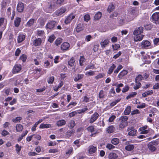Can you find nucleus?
Instances as JSON below:
<instances>
[{
    "label": "nucleus",
    "instance_id": "dca6fc26",
    "mask_svg": "<svg viewBox=\"0 0 159 159\" xmlns=\"http://www.w3.org/2000/svg\"><path fill=\"white\" fill-rule=\"evenodd\" d=\"M143 28L139 27L135 30L134 31L133 34L134 35L141 34L143 32Z\"/></svg>",
    "mask_w": 159,
    "mask_h": 159
},
{
    "label": "nucleus",
    "instance_id": "c85d7f7f",
    "mask_svg": "<svg viewBox=\"0 0 159 159\" xmlns=\"http://www.w3.org/2000/svg\"><path fill=\"white\" fill-rule=\"evenodd\" d=\"M84 76V75L83 74H77V76L75 77L74 80L75 81L77 82L79 80L83 78Z\"/></svg>",
    "mask_w": 159,
    "mask_h": 159
},
{
    "label": "nucleus",
    "instance_id": "ea45409f",
    "mask_svg": "<svg viewBox=\"0 0 159 159\" xmlns=\"http://www.w3.org/2000/svg\"><path fill=\"white\" fill-rule=\"evenodd\" d=\"M62 42V39L61 38L57 39L55 41V43L57 46H58Z\"/></svg>",
    "mask_w": 159,
    "mask_h": 159
},
{
    "label": "nucleus",
    "instance_id": "49530a36",
    "mask_svg": "<svg viewBox=\"0 0 159 159\" xmlns=\"http://www.w3.org/2000/svg\"><path fill=\"white\" fill-rule=\"evenodd\" d=\"M85 61V59L83 57L80 56V59L79 60V63L81 66H83V63Z\"/></svg>",
    "mask_w": 159,
    "mask_h": 159
},
{
    "label": "nucleus",
    "instance_id": "7ed1b4c3",
    "mask_svg": "<svg viewBox=\"0 0 159 159\" xmlns=\"http://www.w3.org/2000/svg\"><path fill=\"white\" fill-rule=\"evenodd\" d=\"M148 148L151 152H154L157 149L156 142L153 141L149 143L148 144Z\"/></svg>",
    "mask_w": 159,
    "mask_h": 159
},
{
    "label": "nucleus",
    "instance_id": "8fccbe9b",
    "mask_svg": "<svg viewBox=\"0 0 159 159\" xmlns=\"http://www.w3.org/2000/svg\"><path fill=\"white\" fill-rule=\"evenodd\" d=\"M27 133H28V131L26 130L25 131V133H24L23 134H22V135H21V136L19 137V139H18V141H20L21 140H22V139H23V137H24V136H25L27 134Z\"/></svg>",
    "mask_w": 159,
    "mask_h": 159
},
{
    "label": "nucleus",
    "instance_id": "5fc2aeb1",
    "mask_svg": "<svg viewBox=\"0 0 159 159\" xmlns=\"http://www.w3.org/2000/svg\"><path fill=\"white\" fill-rule=\"evenodd\" d=\"M90 19V17L89 15L88 14H86L84 16V20L85 21L87 22Z\"/></svg>",
    "mask_w": 159,
    "mask_h": 159
},
{
    "label": "nucleus",
    "instance_id": "f257e3e1",
    "mask_svg": "<svg viewBox=\"0 0 159 159\" xmlns=\"http://www.w3.org/2000/svg\"><path fill=\"white\" fill-rule=\"evenodd\" d=\"M127 116H121L119 118V127L121 129H124L128 125Z\"/></svg>",
    "mask_w": 159,
    "mask_h": 159
},
{
    "label": "nucleus",
    "instance_id": "7c9ffc66",
    "mask_svg": "<svg viewBox=\"0 0 159 159\" xmlns=\"http://www.w3.org/2000/svg\"><path fill=\"white\" fill-rule=\"evenodd\" d=\"M66 123V121L64 120H60L57 121V125L58 126H61L65 125Z\"/></svg>",
    "mask_w": 159,
    "mask_h": 159
},
{
    "label": "nucleus",
    "instance_id": "13d9d810",
    "mask_svg": "<svg viewBox=\"0 0 159 159\" xmlns=\"http://www.w3.org/2000/svg\"><path fill=\"white\" fill-rule=\"evenodd\" d=\"M104 96V91L102 90L100 91L99 93V97L100 98H103Z\"/></svg>",
    "mask_w": 159,
    "mask_h": 159
},
{
    "label": "nucleus",
    "instance_id": "4c0bfd02",
    "mask_svg": "<svg viewBox=\"0 0 159 159\" xmlns=\"http://www.w3.org/2000/svg\"><path fill=\"white\" fill-rule=\"evenodd\" d=\"M131 107L130 106L127 107L124 111V113L125 115H129L131 112Z\"/></svg>",
    "mask_w": 159,
    "mask_h": 159
},
{
    "label": "nucleus",
    "instance_id": "6ab92c4d",
    "mask_svg": "<svg viewBox=\"0 0 159 159\" xmlns=\"http://www.w3.org/2000/svg\"><path fill=\"white\" fill-rule=\"evenodd\" d=\"M127 73V71L126 70H123L120 72L118 76V77L119 80L121 79Z\"/></svg>",
    "mask_w": 159,
    "mask_h": 159
},
{
    "label": "nucleus",
    "instance_id": "a211bd4d",
    "mask_svg": "<svg viewBox=\"0 0 159 159\" xmlns=\"http://www.w3.org/2000/svg\"><path fill=\"white\" fill-rule=\"evenodd\" d=\"M21 21V18L20 17H17L14 20V25L16 27H18Z\"/></svg>",
    "mask_w": 159,
    "mask_h": 159
},
{
    "label": "nucleus",
    "instance_id": "b1692460",
    "mask_svg": "<svg viewBox=\"0 0 159 159\" xmlns=\"http://www.w3.org/2000/svg\"><path fill=\"white\" fill-rule=\"evenodd\" d=\"M25 36L23 34H20L19 35L17 38V41L18 43L22 42L25 39Z\"/></svg>",
    "mask_w": 159,
    "mask_h": 159
},
{
    "label": "nucleus",
    "instance_id": "aec40b11",
    "mask_svg": "<svg viewBox=\"0 0 159 159\" xmlns=\"http://www.w3.org/2000/svg\"><path fill=\"white\" fill-rule=\"evenodd\" d=\"M109 43V40L108 39H106L103 41L101 42L100 44L102 47L104 48L106 47Z\"/></svg>",
    "mask_w": 159,
    "mask_h": 159
},
{
    "label": "nucleus",
    "instance_id": "f704fd0d",
    "mask_svg": "<svg viewBox=\"0 0 159 159\" xmlns=\"http://www.w3.org/2000/svg\"><path fill=\"white\" fill-rule=\"evenodd\" d=\"M16 127L17 132L20 131H22L23 129V126L20 124H17Z\"/></svg>",
    "mask_w": 159,
    "mask_h": 159
},
{
    "label": "nucleus",
    "instance_id": "f03ea898",
    "mask_svg": "<svg viewBox=\"0 0 159 159\" xmlns=\"http://www.w3.org/2000/svg\"><path fill=\"white\" fill-rule=\"evenodd\" d=\"M143 80V76L141 75H139L136 77L135 79V84L134 87L135 89H138L140 87L141 85L140 81Z\"/></svg>",
    "mask_w": 159,
    "mask_h": 159
},
{
    "label": "nucleus",
    "instance_id": "393cba45",
    "mask_svg": "<svg viewBox=\"0 0 159 159\" xmlns=\"http://www.w3.org/2000/svg\"><path fill=\"white\" fill-rule=\"evenodd\" d=\"M116 66L114 64H113L111 66L110 68L109 69L107 72L108 74H111L113 72L114 70L116 68Z\"/></svg>",
    "mask_w": 159,
    "mask_h": 159
},
{
    "label": "nucleus",
    "instance_id": "bb28decb",
    "mask_svg": "<svg viewBox=\"0 0 159 159\" xmlns=\"http://www.w3.org/2000/svg\"><path fill=\"white\" fill-rule=\"evenodd\" d=\"M75 61V59L73 57H72L68 61V64L70 66H74Z\"/></svg>",
    "mask_w": 159,
    "mask_h": 159
},
{
    "label": "nucleus",
    "instance_id": "58836bf2",
    "mask_svg": "<svg viewBox=\"0 0 159 159\" xmlns=\"http://www.w3.org/2000/svg\"><path fill=\"white\" fill-rule=\"evenodd\" d=\"M83 29V28L81 24L78 25L76 29V31L78 32L82 30Z\"/></svg>",
    "mask_w": 159,
    "mask_h": 159
},
{
    "label": "nucleus",
    "instance_id": "2eb2a0df",
    "mask_svg": "<svg viewBox=\"0 0 159 159\" xmlns=\"http://www.w3.org/2000/svg\"><path fill=\"white\" fill-rule=\"evenodd\" d=\"M21 70V65L20 64H16L14 67L13 70L14 73H18Z\"/></svg>",
    "mask_w": 159,
    "mask_h": 159
},
{
    "label": "nucleus",
    "instance_id": "f3484780",
    "mask_svg": "<svg viewBox=\"0 0 159 159\" xmlns=\"http://www.w3.org/2000/svg\"><path fill=\"white\" fill-rule=\"evenodd\" d=\"M42 43V40L40 38H38L33 41V45L35 46L40 45Z\"/></svg>",
    "mask_w": 159,
    "mask_h": 159
},
{
    "label": "nucleus",
    "instance_id": "37998d69",
    "mask_svg": "<svg viewBox=\"0 0 159 159\" xmlns=\"http://www.w3.org/2000/svg\"><path fill=\"white\" fill-rule=\"evenodd\" d=\"M137 94L136 92H133L129 94L126 98L127 99H128L130 98L134 97Z\"/></svg>",
    "mask_w": 159,
    "mask_h": 159
},
{
    "label": "nucleus",
    "instance_id": "c9c22d12",
    "mask_svg": "<svg viewBox=\"0 0 159 159\" xmlns=\"http://www.w3.org/2000/svg\"><path fill=\"white\" fill-rule=\"evenodd\" d=\"M75 125V122L74 120H71L69 121L68 126L70 128L72 129Z\"/></svg>",
    "mask_w": 159,
    "mask_h": 159
},
{
    "label": "nucleus",
    "instance_id": "9d476101",
    "mask_svg": "<svg viewBox=\"0 0 159 159\" xmlns=\"http://www.w3.org/2000/svg\"><path fill=\"white\" fill-rule=\"evenodd\" d=\"M66 10V8L65 7H62L60 9L56 11L55 12L54 14L57 16H60L64 13Z\"/></svg>",
    "mask_w": 159,
    "mask_h": 159
},
{
    "label": "nucleus",
    "instance_id": "ddd939ff",
    "mask_svg": "<svg viewBox=\"0 0 159 159\" xmlns=\"http://www.w3.org/2000/svg\"><path fill=\"white\" fill-rule=\"evenodd\" d=\"M134 39L135 42L140 41L142 40L144 37V35L143 34H138L134 35Z\"/></svg>",
    "mask_w": 159,
    "mask_h": 159
},
{
    "label": "nucleus",
    "instance_id": "412c9836",
    "mask_svg": "<svg viewBox=\"0 0 159 159\" xmlns=\"http://www.w3.org/2000/svg\"><path fill=\"white\" fill-rule=\"evenodd\" d=\"M153 20L157 21L159 20V12H155L153 14L152 16Z\"/></svg>",
    "mask_w": 159,
    "mask_h": 159
},
{
    "label": "nucleus",
    "instance_id": "de8ad7c7",
    "mask_svg": "<svg viewBox=\"0 0 159 159\" xmlns=\"http://www.w3.org/2000/svg\"><path fill=\"white\" fill-rule=\"evenodd\" d=\"M16 150L17 154H19L21 150V147L19 146L18 144H16Z\"/></svg>",
    "mask_w": 159,
    "mask_h": 159
},
{
    "label": "nucleus",
    "instance_id": "bf43d9fd",
    "mask_svg": "<svg viewBox=\"0 0 159 159\" xmlns=\"http://www.w3.org/2000/svg\"><path fill=\"white\" fill-rule=\"evenodd\" d=\"M22 119V118L21 117L19 116L15 118H14L12 120V121L14 122H17L20 121Z\"/></svg>",
    "mask_w": 159,
    "mask_h": 159
},
{
    "label": "nucleus",
    "instance_id": "a878e982",
    "mask_svg": "<svg viewBox=\"0 0 159 159\" xmlns=\"http://www.w3.org/2000/svg\"><path fill=\"white\" fill-rule=\"evenodd\" d=\"M114 126L113 125H110L107 128V131L108 133H111L114 132Z\"/></svg>",
    "mask_w": 159,
    "mask_h": 159
},
{
    "label": "nucleus",
    "instance_id": "423d86ee",
    "mask_svg": "<svg viewBox=\"0 0 159 159\" xmlns=\"http://www.w3.org/2000/svg\"><path fill=\"white\" fill-rule=\"evenodd\" d=\"M70 46V45L69 43L65 42L61 44V50L65 52L69 49Z\"/></svg>",
    "mask_w": 159,
    "mask_h": 159
},
{
    "label": "nucleus",
    "instance_id": "39448f33",
    "mask_svg": "<svg viewBox=\"0 0 159 159\" xmlns=\"http://www.w3.org/2000/svg\"><path fill=\"white\" fill-rule=\"evenodd\" d=\"M99 115L97 112H95L91 116L89 122L90 123H93L98 118Z\"/></svg>",
    "mask_w": 159,
    "mask_h": 159
},
{
    "label": "nucleus",
    "instance_id": "6e6d98bb",
    "mask_svg": "<svg viewBox=\"0 0 159 159\" xmlns=\"http://www.w3.org/2000/svg\"><path fill=\"white\" fill-rule=\"evenodd\" d=\"M87 130L91 132L92 133L94 131V128L93 126H90L87 128Z\"/></svg>",
    "mask_w": 159,
    "mask_h": 159
},
{
    "label": "nucleus",
    "instance_id": "4be33fe9",
    "mask_svg": "<svg viewBox=\"0 0 159 159\" xmlns=\"http://www.w3.org/2000/svg\"><path fill=\"white\" fill-rule=\"evenodd\" d=\"M117 157V155L116 153L113 152L110 153L108 155V158L109 159H116Z\"/></svg>",
    "mask_w": 159,
    "mask_h": 159
},
{
    "label": "nucleus",
    "instance_id": "09e8293b",
    "mask_svg": "<svg viewBox=\"0 0 159 159\" xmlns=\"http://www.w3.org/2000/svg\"><path fill=\"white\" fill-rule=\"evenodd\" d=\"M85 75L88 76H93L94 75V71L91 70L85 73Z\"/></svg>",
    "mask_w": 159,
    "mask_h": 159
},
{
    "label": "nucleus",
    "instance_id": "79ce46f5",
    "mask_svg": "<svg viewBox=\"0 0 159 159\" xmlns=\"http://www.w3.org/2000/svg\"><path fill=\"white\" fill-rule=\"evenodd\" d=\"M73 151V148L71 147H70L66 152V154L70 155Z\"/></svg>",
    "mask_w": 159,
    "mask_h": 159
},
{
    "label": "nucleus",
    "instance_id": "4468645a",
    "mask_svg": "<svg viewBox=\"0 0 159 159\" xmlns=\"http://www.w3.org/2000/svg\"><path fill=\"white\" fill-rule=\"evenodd\" d=\"M148 126L145 125L143 127H140L139 130L141 131V134H147L149 132L148 129H147Z\"/></svg>",
    "mask_w": 159,
    "mask_h": 159
},
{
    "label": "nucleus",
    "instance_id": "864d4df0",
    "mask_svg": "<svg viewBox=\"0 0 159 159\" xmlns=\"http://www.w3.org/2000/svg\"><path fill=\"white\" fill-rule=\"evenodd\" d=\"M27 59V56L24 54L22 55L20 57V59L22 60L23 62H25Z\"/></svg>",
    "mask_w": 159,
    "mask_h": 159
},
{
    "label": "nucleus",
    "instance_id": "a18cd8bd",
    "mask_svg": "<svg viewBox=\"0 0 159 159\" xmlns=\"http://www.w3.org/2000/svg\"><path fill=\"white\" fill-rule=\"evenodd\" d=\"M94 68V66L93 64H91L90 65H89L87 66L85 68V70H87L89 69H93Z\"/></svg>",
    "mask_w": 159,
    "mask_h": 159
},
{
    "label": "nucleus",
    "instance_id": "603ef678",
    "mask_svg": "<svg viewBox=\"0 0 159 159\" xmlns=\"http://www.w3.org/2000/svg\"><path fill=\"white\" fill-rule=\"evenodd\" d=\"M106 148L108 149L109 150H111L115 148V146L110 143L107 144L106 146Z\"/></svg>",
    "mask_w": 159,
    "mask_h": 159
},
{
    "label": "nucleus",
    "instance_id": "c756f323",
    "mask_svg": "<svg viewBox=\"0 0 159 159\" xmlns=\"http://www.w3.org/2000/svg\"><path fill=\"white\" fill-rule=\"evenodd\" d=\"M51 127V125L50 124H42L40 125L39 128L40 129L48 128Z\"/></svg>",
    "mask_w": 159,
    "mask_h": 159
},
{
    "label": "nucleus",
    "instance_id": "69168bd1",
    "mask_svg": "<svg viewBox=\"0 0 159 159\" xmlns=\"http://www.w3.org/2000/svg\"><path fill=\"white\" fill-rule=\"evenodd\" d=\"M75 130H72L70 131H68L66 133V135L69 136V137L71 136V135L74 133L75 132Z\"/></svg>",
    "mask_w": 159,
    "mask_h": 159
},
{
    "label": "nucleus",
    "instance_id": "680f3d73",
    "mask_svg": "<svg viewBox=\"0 0 159 159\" xmlns=\"http://www.w3.org/2000/svg\"><path fill=\"white\" fill-rule=\"evenodd\" d=\"M54 78L53 76H51L50 77L48 80V82L49 84H52L54 81Z\"/></svg>",
    "mask_w": 159,
    "mask_h": 159
},
{
    "label": "nucleus",
    "instance_id": "774afa93",
    "mask_svg": "<svg viewBox=\"0 0 159 159\" xmlns=\"http://www.w3.org/2000/svg\"><path fill=\"white\" fill-rule=\"evenodd\" d=\"M92 37L91 35H89L85 37V40L89 42L90 41Z\"/></svg>",
    "mask_w": 159,
    "mask_h": 159
},
{
    "label": "nucleus",
    "instance_id": "1a4fd4ad",
    "mask_svg": "<svg viewBox=\"0 0 159 159\" xmlns=\"http://www.w3.org/2000/svg\"><path fill=\"white\" fill-rule=\"evenodd\" d=\"M56 25V22L54 21L48 22L46 25V28L47 29L51 30L53 29Z\"/></svg>",
    "mask_w": 159,
    "mask_h": 159
},
{
    "label": "nucleus",
    "instance_id": "2f4dec72",
    "mask_svg": "<svg viewBox=\"0 0 159 159\" xmlns=\"http://www.w3.org/2000/svg\"><path fill=\"white\" fill-rule=\"evenodd\" d=\"M126 20L127 21H129L134 20L135 18V16L132 13H130V15L127 17Z\"/></svg>",
    "mask_w": 159,
    "mask_h": 159
},
{
    "label": "nucleus",
    "instance_id": "9b49d317",
    "mask_svg": "<svg viewBox=\"0 0 159 159\" xmlns=\"http://www.w3.org/2000/svg\"><path fill=\"white\" fill-rule=\"evenodd\" d=\"M75 15L73 14H70L66 18L65 22L66 24H67L70 23L71 21L75 18Z\"/></svg>",
    "mask_w": 159,
    "mask_h": 159
},
{
    "label": "nucleus",
    "instance_id": "0eeeda50",
    "mask_svg": "<svg viewBox=\"0 0 159 159\" xmlns=\"http://www.w3.org/2000/svg\"><path fill=\"white\" fill-rule=\"evenodd\" d=\"M127 131L128 132V134L129 136H135L137 133V131L136 130L134 129L133 128L130 127L128 128Z\"/></svg>",
    "mask_w": 159,
    "mask_h": 159
},
{
    "label": "nucleus",
    "instance_id": "20e7f679",
    "mask_svg": "<svg viewBox=\"0 0 159 159\" xmlns=\"http://www.w3.org/2000/svg\"><path fill=\"white\" fill-rule=\"evenodd\" d=\"M150 42L147 40H143L140 44V47L143 48H148L151 45Z\"/></svg>",
    "mask_w": 159,
    "mask_h": 159
},
{
    "label": "nucleus",
    "instance_id": "e433bc0d",
    "mask_svg": "<svg viewBox=\"0 0 159 159\" xmlns=\"http://www.w3.org/2000/svg\"><path fill=\"white\" fill-rule=\"evenodd\" d=\"M111 142L114 145H117L119 143V141L117 138H113L111 140Z\"/></svg>",
    "mask_w": 159,
    "mask_h": 159
},
{
    "label": "nucleus",
    "instance_id": "4d7b16f0",
    "mask_svg": "<svg viewBox=\"0 0 159 159\" xmlns=\"http://www.w3.org/2000/svg\"><path fill=\"white\" fill-rule=\"evenodd\" d=\"M112 47L114 50H117L120 48V45L118 44H115L112 45Z\"/></svg>",
    "mask_w": 159,
    "mask_h": 159
},
{
    "label": "nucleus",
    "instance_id": "a19ab883",
    "mask_svg": "<svg viewBox=\"0 0 159 159\" xmlns=\"http://www.w3.org/2000/svg\"><path fill=\"white\" fill-rule=\"evenodd\" d=\"M76 104L77 103L76 102H71L67 106V107L69 109H70L73 107L75 106Z\"/></svg>",
    "mask_w": 159,
    "mask_h": 159
},
{
    "label": "nucleus",
    "instance_id": "338daca9",
    "mask_svg": "<svg viewBox=\"0 0 159 159\" xmlns=\"http://www.w3.org/2000/svg\"><path fill=\"white\" fill-rule=\"evenodd\" d=\"M99 47V45H95L94 46L93 48V50L94 52H95L98 51Z\"/></svg>",
    "mask_w": 159,
    "mask_h": 159
},
{
    "label": "nucleus",
    "instance_id": "052dcab7",
    "mask_svg": "<svg viewBox=\"0 0 159 159\" xmlns=\"http://www.w3.org/2000/svg\"><path fill=\"white\" fill-rule=\"evenodd\" d=\"M77 114V113L76 111H72L69 114V116L70 117H72Z\"/></svg>",
    "mask_w": 159,
    "mask_h": 159
},
{
    "label": "nucleus",
    "instance_id": "e2e57ef3",
    "mask_svg": "<svg viewBox=\"0 0 159 159\" xmlns=\"http://www.w3.org/2000/svg\"><path fill=\"white\" fill-rule=\"evenodd\" d=\"M37 34L39 36H42L44 34L43 31L42 30L37 31Z\"/></svg>",
    "mask_w": 159,
    "mask_h": 159
},
{
    "label": "nucleus",
    "instance_id": "0e129e2a",
    "mask_svg": "<svg viewBox=\"0 0 159 159\" xmlns=\"http://www.w3.org/2000/svg\"><path fill=\"white\" fill-rule=\"evenodd\" d=\"M116 118V116H115L112 115L109 118L108 121L109 122H112Z\"/></svg>",
    "mask_w": 159,
    "mask_h": 159
},
{
    "label": "nucleus",
    "instance_id": "cd10ccee",
    "mask_svg": "<svg viewBox=\"0 0 159 159\" xmlns=\"http://www.w3.org/2000/svg\"><path fill=\"white\" fill-rule=\"evenodd\" d=\"M115 8V6L113 5L112 3L110 4L108 7L107 8V11L110 13L111 12L113 11Z\"/></svg>",
    "mask_w": 159,
    "mask_h": 159
},
{
    "label": "nucleus",
    "instance_id": "6e6552de",
    "mask_svg": "<svg viewBox=\"0 0 159 159\" xmlns=\"http://www.w3.org/2000/svg\"><path fill=\"white\" fill-rule=\"evenodd\" d=\"M97 150V148L96 146L93 145H90L88 148V151L89 154H93L96 152Z\"/></svg>",
    "mask_w": 159,
    "mask_h": 159
},
{
    "label": "nucleus",
    "instance_id": "72a5a7b5",
    "mask_svg": "<svg viewBox=\"0 0 159 159\" xmlns=\"http://www.w3.org/2000/svg\"><path fill=\"white\" fill-rule=\"evenodd\" d=\"M34 20L33 19H31L27 23L26 25L29 27L32 26L34 22Z\"/></svg>",
    "mask_w": 159,
    "mask_h": 159
},
{
    "label": "nucleus",
    "instance_id": "c03bdc74",
    "mask_svg": "<svg viewBox=\"0 0 159 159\" xmlns=\"http://www.w3.org/2000/svg\"><path fill=\"white\" fill-rule=\"evenodd\" d=\"M55 37L54 35H52L49 36L48 39V41L51 43H52L55 39Z\"/></svg>",
    "mask_w": 159,
    "mask_h": 159
},
{
    "label": "nucleus",
    "instance_id": "473e14b6",
    "mask_svg": "<svg viewBox=\"0 0 159 159\" xmlns=\"http://www.w3.org/2000/svg\"><path fill=\"white\" fill-rule=\"evenodd\" d=\"M102 16V13L100 12H98L95 15L94 19L95 20H98L100 19Z\"/></svg>",
    "mask_w": 159,
    "mask_h": 159
},
{
    "label": "nucleus",
    "instance_id": "f8f14e48",
    "mask_svg": "<svg viewBox=\"0 0 159 159\" xmlns=\"http://www.w3.org/2000/svg\"><path fill=\"white\" fill-rule=\"evenodd\" d=\"M24 8V4L21 2H19L17 7V10L20 12H22Z\"/></svg>",
    "mask_w": 159,
    "mask_h": 159
},
{
    "label": "nucleus",
    "instance_id": "5701e85b",
    "mask_svg": "<svg viewBox=\"0 0 159 159\" xmlns=\"http://www.w3.org/2000/svg\"><path fill=\"white\" fill-rule=\"evenodd\" d=\"M134 146L133 144H129L125 147V149L128 151L133 150L134 149Z\"/></svg>",
    "mask_w": 159,
    "mask_h": 159
},
{
    "label": "nucleus",
    "instance_id": "3c124183",
    "mask_svg": "<svg viewBox=\"0 0 159 159\" xmlns=\"http://www.w3.org/2000/svg\"><path fill=\"white\" fill-rule=\"evenodd\" d=\"M120 99H117L115 100L113 102L110 104V106L111 107H113L115 106L117 103L119 102L120 101Z\"/></svg>",
    "mask_w": 159,
    "mask_h": 159
}]
</instances>
